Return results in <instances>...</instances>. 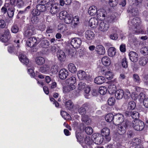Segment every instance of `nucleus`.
I'll list each match as a JSON object with an SVG mask.
<instances>
[{"mask_svg":"<svg viewBox=\"0 0 148 148\" xmlns=\"http://www.w3.org/2000/svg\"><path fill=\"white\" fill-rule=\"evenodd\" d=\"M73 16L71 14H69L65 17H64V20L65 23L69 24L72 22Z\"/></svg>","mask_w":148,"mask_h":148,"instance_id":"obj_41","label":"nucleus"},{"mask_svg":"<svg viewBox=\"0 0 148 148\" xmlns=\"http://www.w3.org/2000/svg\"><path fill=\"white\" fill-rule=\"evenodd\" d=\"M65 105L66 108L67 110H71L73 108V104L71 100H69L66 101Z\"/></svg>","mask_w":148,"mask_h":148,"instance_id":"obj_46","label":"nucleus"},{"mask_svg":"<svg viewBox=\"0 0 148 148\" xmlns=\"http://www.w3.org/2000/svg\"><path fill=\"white\" fill-rule=\"evenodd\" d=\"M27 72L31 77L34 78L36 80H37V77L41 79L45 78V75L42 74L37 71H36L35 73L34 70L32 69H28Z\"/></svg>","mask_w":148,"mask_h":148,"instance_id":"obj_5","label":"nucleus"},{"mask_svg":"<svg viewBox=\"0 0 148 148\" xmlns=\"http://www.w3.org/2000/svg\"><path fill=\"white\" fill-rule=\"evenodd\" d=\"M115 101V100L114 98L110 97L108 100V104L109 106H113L114 104Z\"/></svg>","mask_w":148,"mask_h":148,"instance_id":"obj_60","label":"nucleus"},{"mask_svg":"<svg viewBox=\"0 0 148 148\" xmlns=\"http://www.w3.org/2000/svg\"><path fill=\"white\" fill-rule=\"evenodd\" d=\"M93 143L96 144L100 145L102 142L104 143V139L101 134L98 133L94 134L92 135Z\"/></svg>","mask_w":148,"mask_h":148,"instance_id":"obj_7","label":"nucleus"},{"mask_svg":"<svg viewBox=\"0 0 148 148\" xmlns=\"http://www.w3.org/2000/svg\"><path fill=\"white\" fill-rule=\"evenodd\" d=\"M116 86L114 85H109L108 88L109 93L111 95L115 94L116 91Z\"/></svg>","mask_w":148,"mask_h":148,"instance_id":"obj_38","label":"nucleus"},{"mask_svg":"<svg viewBox=\"0 0 148 148\" xmlns=\"http://www.w3.org/2000/svg\"><path fill=\"white\" fill-rule=\"evenodd\" d=\"M10 5L8 3H5L3 6L1 8V11L4 14L7 12L8 8L10 7Z\"/></svg>","mask_w":148,"mask_h":148,"instance_id":"obj_50","label":"nucleus"},{"mask_svg":"<svg viewBox=\"0 0 148 148\" xmlns=\"http://www.w3.org/2000/svg\"><path fill=\"white\" fill-rule=\"evenodd\" d=\"M76 82V79L75 77H71L69 79H66V84H70L71 85H74Z\"/></svg>","mask_w":148,"mask_h":148,"instance_id":"obj_42","label":"nucleus"},{"mask_svg":"<svg viewBox=\"0 0 148 148\" xmlns=\"http://www.w3.org/2000/svg\"><path fill=\"white\" fill-rule=\"evenodd\" d=\"M129 56L130 60L133 62H136L138 59V55L135 52L130 51L129 53Z\"/></svg>","mask_w":148,"mask_h":148,"instance_id":"obj_15","label":"nucleus"},{"mask_svg":"<svg viewBox=\"0 0 148 148\" xmlns=\"http://www.w3.org/2000/svg\"><path fill=\"white\" fill-rule=\"evenodd\" d=\"M127 12L133 16H135L138 14L139 10L136 8L129 7L127 10Z\"/></svg>","mask_w":148,"mask_h":148,"instance_id":"obj_16","label":"nucleus"},{"mask_svg":"<svg viewBox=\"0 0 148 148\" xmlns=\"http://www.w3.org/2000/svg\"><path fill=\"white\" fill-rule=\"evenodd\" d=\"M106 81L105 77L102 76H99L96 77L94 79L95 83L97 84H101L104 83Z\"/></svg>","mask_w":148,"mask_h":148,"instance_id":"obj_28","label":"nucleus"},{"mask_svg":"<svg viewBox=\"0 0 148 148\" xmlns=\"http://www.w3.org/2000/svg\"><path fill=\"white\" fill-rule=\"evenodd\" d=\"M101 61L102 64L106 66H109L111 63L110 58L107 56L103 57Z\"/></svg>","mask_w":148,"mask_h":148,"instance_id":"obj_24","label":"nucleus"},{"mask_svg":"<svg viewBox=\"0 0 148 148\" xmlns=\"http://www.w3.org/2000/svg\"><path fill=\"white\" fill-rule=\"evenodd\" d=\"M109 26V22L106 21H104L101 22L100 23L99 28L100 31L102 32H105L108 30Z\"/></svg>","mask_w":148,"mask_h":148,"instance_id":"obj_9","label":"nucleus"},{"mask_svg":"<svg viewBox=\"0 0 148 148\" xmlns=\"http://www.w3.org/2000/svg\"><path fill=\"white\" fill-rule=\"evenodd\" d=\"M2 35H3L10 38L11 37L10 30L7 28L4 29L3 33Z\"/></svg>","mask_w":148,"mask_h":148,"instance_id":"obj_61","label":"nucleus"},{"mask_svg":"<svg viewBox=\"0 0 148 148\" xmlns=\"http://www.w3.org/2000/svg\"><path fill=\"white\" fill-rule=\"evenodd\" d=\"M77 76L78 78L81 80L87 79H88L86 73L83 71L80 70L78 71Z\"/></svg>","mask_w":148,"mask_h":148,"instance_id":"obj_22","label":"nucleus"},{"mask_svg":"<svg viewBox=\"0 0 148 148\" xmlns=\"http://www.w3.org/2000/svg\"><path fill=\"white\" fill-rule=\"evenodd\" d=\"M88 104L86 103L83 104L78 110L79 113L82 115L85 114L86 113V110L88 109Z\"/></svg>","mask_w":148,"mask_h":148,"instance_id":"obj_17","label":"nucleus"},{"mask_svg":"<svg viewBox=\"0 0 148 148\" xmlns=\"http://www.w3.org/2000/svg\"><path fill=\"white\" fill-rule=\"evenodd\" d=\"M41 12L37 9V8L33 9L31 12L32 16H40Z\"/></svg>","mask_w":148,"mask_h":148,"instance_id":"obj_58","label":"nucleus"},{"mask_svg":"<svg viewBox=\"0 0 148 148\" xmlns=\"http://www.w3.org/2000/svg\"><path fill=\"white\" fill-rule=\"evenodd\" d=\"M96 51L99 55H103L105 52L104 47L102 45H97L96 48Z\"/></svg>","mask_w":148,"mask_h":148,"instance_id":"obj_31","label":"nucleus"},{"mask_svg":"<svg viewBox=\"0 0 148 148\" xmlns=\"http://www.w3.org/2000/svg\"><path fill=\"white\" fill-rule=\"evenodd\" d=\"M116 53V49L113 47H111L108 49L107 53L108 56L110 57H113Z\"/></svg>","mask_w":148,"mask_h":148,"instance_id":"obj_37","label":"nucleus"},{"mask_svg":"<svg viewBox=\"0 0 148 148\" xmlns=\"http://www.w3.org/2000/svg\"><path fill=\"white\" fill-rule=\"evenodd\" d=\"M26 43L29 47H34L37 45V40L35 37H30L28 39Z\"/></svg>","mask_w":148,"mask_h":148,"instance_id":"obj_10","label":"nucleus"},{"mask_svg":"<svg viewBox=\"0 0 148 148\" xmlns=\"http://www.w3.org/2000/svg\"><path fill=\"white\" fill-rule=\"evenodd\" d=\"M58 29L60 30L61 32H63L67 29L66 25L64 24H60L58 26Z\"/></svg>","mask_w":148,"mask_h":148,"instance_id":"obj_63","label":"nucleus"},{"mask_svg":"<svg viewBox=\"0 0 148 148\" xmlns=\"http://www.w3.org/2000/svg\"><path fill=\"white\" fill-rule=\"evenodd\" d=\"M18 49L19 48H17L16 49V48L13 45L9 46L8 47V51L9 53L17 56L18 55Z\"/></svg>","mask_w":148,"mask_h":148,"instance_id":"obj_25","label":"nucleus"},{"mask_svg":"<svg viewBox=\"0 0 148 148\" xmlns=\"http://www.w3.org/2000/svg\"><path fill=\"white\" fill-rule=\"evenodd\" d=\"M97 7L95 6L92 5L89 8L88 12L89 15L93 16L97 14Z\"/></svg>","mask_w":148,"mask_h":148,"instance_id":"obj_29","label":"nucleus"},{"mask_svg":"<svg viewBox=\"0 0 148 148\" xmlns=\"http://www.w3.org/2000/svg\"><path fill=\"white\" fill-rule=\"evenodd\" d=\"M84 141L85 143L88 145L90 148H92V145H93V139H92V137L91 138L90 137H86Z\"/></svg>","mask_w":148,"mask_h":148,"instance_id":"obj_30","label":"nucleus"},{"mask_svg":"<svg viewBox=\"0 0 148 148\" xmlns=\"http://www.w3.org/2000/svg\"><path fill=\"white\" fill-rule=\"evenodd\" d=\"M114 118V116L113 114L109 113L106 115L105 119L106 121L108 122H113Z\"/></svg>","mask_w":148,"mask_h":148,"instance_id":"obj_40","label":"nucleus"},{"mask_svg":"<svg viewBox=\"0 0 148 148\" xmlns=\"http://www.w3.org/2000/svg\"><path fill=\"white\" fill-rule=\"evenodd\" d=\"M60 114L62 117L64 118L65 119H69L71 117L70 115L65 111H61Z\"/></svg>","mask_w":148,"mask_h":148,"instance_id":"obj_55","label":"nucleus"},{"mask_svg":"<svg viewBox=\"0 0 148 148\" xmlns=\"http://www.w3.org/2000/svg\"><path fill=\"white\" fill-rule=\"evenodd\" d=\"M68 68L69 71L72 73H75L77 71V69L73 64H69L68 65Z\"/></svg>","mask_w":148,"mask_h":148,"instance_id":"obj_48","label":"nucleus"},{"mask_svg":"<svg viewBox=\"0 0 148 148\" xmlns=\"http://www.w3.org/2000/svg\"><path fill=\"white\" fill-rule=\"evenodd\" d=\"M67 85L63 87V91L64 93H68L75 89V85L66 84Z\"/></svg>","mask_w":148,"mask_h":148,"instance_id":"obj_21","label":"nucleus"},{"mask_svg":"<svg viewBox=\"0 0 148 148\" xmlns=\"http://www.w3.org/2000/svg\"><path fill=\"white\" fill-rule=\"evenodd\" d=\"M14 6H10L8 8L7 14L8 17L10 18H12L14 15L15 9Z\"/></svg>","mask_w":148,"mask_h":148,"instance_id":"obj_36","label":"nucleus"},{"mask_svg":"<svg viewBox=\"0 0 148 148\" xmlns=\"http://www.w3.org/2000/svg\"><path fill=\"white\" fill-rule=\"evenodd\" d=\"M126 112H128V113L126 114L128 115H130L132 116V118L135 119V120H138L140 117V114L138 112L136 111H131L130 112L127 111Z\"/></svg>","mask_w":148,"mask_h":148,"instance_id":"obj_26","label":"nucleus"},{"mask_svg":"<svg viewBox=\"0 0 148 148\" xmlns=\"http://www.w3.org/2000/svg\"><path fill=\"white\" fill-rule=\"evenodd\" d=\"M136 107V104L135 102L134 101H131L129 102L127 105L128 110H134Z\"/></svg>","mask_w":148,"mask_h":148,"instance_id":"obj_45","label":"nucleus"},{"mask_svg":"<svg viewBox=\"0 0 148 148\" xmlns=\"http://www.w3.org/2000/svg\"><path fill=\"white\" fill-rule=\"evenodd\" d=\"M132 24L134 26L132 33L134 34H145L146 32L143 30L140 26L141 21L140 18L136 17L134 18L132 21Z\"/></svg>","mask_w":148,"mask_h":148,"instance_id":"obj_1","label":"nucleus"},{"mask_svg":"<svg viewBox=\"0 0 148 148\" xmlns=\"http://www.w3.org/2000/svg\"><path fill=\"white\" fill-rule=\"evenodd\" d=\"M36 8L38 10L41 12H44L46 10V6L39 3L36 6Z\"/></svg>","mask_w":148,"mask_h":148,"instance_id":"obj_47","label":"nucleus"},{"mask_svg":"<svg viewBox=\"0 0 148 148\" xmlns=\"http://www.w3.org/2000/svg\"><path fill=\"white\" fill-rule=\"evenodd\" d=\"M148 62V58L147 57L142 56L139 59L138 64L141 66H144Z\"/></svg>","mask_w":148,"mask_h":148,"instance_id":"obj_23","label":"nucleus"},{"mask_svg":"<svg viewBox=\"0 0 148 148\" xmlns=\"http://www.w3.org/2000/svg\"><path fill=\"white\" fill-rule=\"evenodd\" d=\"M40 45L42 48H47L49 46L50 44L48 40H44L41 42Z\"/></svg>","mask_w":148,"mask_h":148,"instance_id":"obj_49","label":"nucleus"},{"mask_svg":"<svg viewBox=\"0 0 148 148\" xmlns=\"http://www.w3.org/2000/svg\"><path fill=\"white\" fill-rule=\"evenodd\" d=\"M132 125L134 129L138 131H142L145 127L144 123L140 120L133 121Z\"/></svg>","mask_w":148,"mask_h":148,"instance_id":"obj_3","label":"nucleus"},{"mask_svg":"<svg viewBox=\"0 0 148 148\" xmlns=\"http://www.w3.org/2000/svg\"><path fill=\"white\" fill-rule=\"evenodd\" d=\"M18 57L19 60L21 62L25 65H27L29 63V60L25 54L20 53Z\"/></svg>","mask_w":148,"mask_h":148,"instance_id":"obj_18","label":"nucleus"},{"mask_svg":"<svg viewBox=\"0 0 148 148\" xmlns=\"http://www.w3.org/2000/svg\"><path fill=\"white\" fill-rule=\"evenodd\" d=\"M10 39V38L7 37H6L5 36H4L3 35L1 34V35H0V40L3 42H7Z\"/></svg>","mask_w":148,"mask_h":148,"instance_id":"obj_62","label":"nucleus"},{"mask_svg":"<svg viewBox=\"0 0 148 148\" xmlns=\"http://www.w3.org/2000/svg\"><path fill=\"white\" fill-rule=\"evenodd\" d=\"M96 14L97 18L101 20L103 19V18H101V17H105L106 15V13L105 11H101L98 10L97 11Z\"/></svg>","mask_w":148,"mask_h":148,"instance_id":"obj_44","label":"nucleus"},{"mask_svg":"<svg viewBox=\"0 0 148 148\" xmlns=\"http://www.w3.org/2000/svg\"><path fill=\"white\" fill-rule=\"evenodd\" d=\"M85 131L86 134L88 135H91L93 132L92 128L89 126L86 127L85 128Z\"/></svg>","mask_w":148,"mask_h":148,"instance_id":"obj_59","label":"nucleus"},{"mask_svg":"<svg viewBox=\"0 0 148 148\" xmlns=\"http://www.w3.org/2000/svg\"><path fill=\"white\" fill-rule=\"evenodd\" d=\"M127 135L128 139L130 138L135 135V132L133 130L129 129L127 132Z\"/></svg>","mask_w":148,"mask_h":148,"instance_id":"obj_53","label":"nucleus"},{"mask_svg":"<svg viewBox=\"0 0 148 148\" xmlns=\"http://www.w3.org/2000/svg\"><path fill=\"white\" fill-rule=\"evenodd\" d=\"M124 118L123 115L120 114H117L114 116V121L113 123L115 125L120 124L124 121Z\"/></svg>","mask_w":148,"mask_h":148,"instance_id":"obj_11","label":"nucleus"},{"mask_svg":"<svg viewBox=\"0 0 148 148\" xmlns=\"http://www.w3.org/2000/svg\"><path fill=\"white\" fill-rule=\"evenodd\" d=\"M85 37L87 40H92L95 37V34L92 31L88 30L85 33Z\"/></svg>","mask_w":148,"mask_h":148,"instance_id":"obj_19","label":"nucleus"},{"mask_svg":"<svg viewBox=\"0 0 148 148\" xmlns=\"http://www.w3.org/2000/svg\"><path fill=\"white\" fill-rule=\"evenodd\" d=\"M50 66L47 64H43L40 68L39 71L43 73L47 72L50 69Z\"/></svg>","mask_w":148,"mask_h":148,"instance_id":"obj_35","label":"nucleus"},{"mask_svg":"<svg viewBox=\"0 0 148 148\" xmlns=\"http://www.w3.org/2000/svg\"><path fill=\"white\" fill-rule=\"evenodd\" d=\"M24 2L23 0H17L16 6L18 8H22L24 5Z\"/></svg>","mask_w":148,"mask_h":148,"instance_id":"obj_57","label":"nucleus"},{"mask_svg":"<svg viewBox=\"0 0 148 148\" xmlns=\"http://www.w3.org/2000/svg\"><path fill=\"white\" fill-rule=\"evenodd\" d=\"M40 16H32L31 18L32 23L34 24L38 23L40 21Z\"/></svg>","mask_w":148,"mask_h":148,"instance_id":"obj_43","label":"nucleus"},{"mask_svg":"<svg viewBox=\"0 0 148 148\" xmlns=\"http://www.w3.org/2000/svg\"><path fill=\"white\" fill-rule=\"evenodd\" d=\"M72 23H73L71 27L73 29H76L78 27V25L79 24V17L78 16H75L72 18Z\"/></svg>","mask_w":148,"mask_h":148,"instance_id":"obj_13","label":"nucleus"},{"mask_svg":"<svg viewBox=\"0 0 148 148\" xmlns=\"http://www.w3.org/2000/svg\"><path fill=\"white\" fill-rule=\"evenodd\" d=\"M35 29L34 26L32 25L28 26L27 29L23 33L24 37L25 38H29L34 35Z\"/></svg>","mask_w":148,"mask_h":148,"instance_id":"obj_6","label":"nucleus"},{"mask_svg":"<svg viewBox=\"0 0 148 148\" xmlns=\"http://www.w3.org/2000/svg\"><path fill=\"white\" fill-rule=\"evenodd\" d=\"M36 64L38 65H43L45 62V59L42 57L39 56L36 57L35 60Z\"/></svg>","mask_w":148,"mask_h":148,"instance_id":"obj_39","label":"nucleus"},{"mask_svg":"<svg viewBox=\"0 0 148 148\" xmlns=\"http://www.w3.org/2000/svg\"><path fill=\"white\" fill-rule=\"evenodd\" d=\"M133 145L134 146H138L140 143V139L138 138H134L132 141Z\"/></svg>","mask_w":148,"mask_h":148,"instance_id":"obj_64","label":"nucleus"},{"mask_svg":"<svg viewBox=\"0 0 148 148\" xmlns=\"http://www.w3.org/2000/svg\"><path fill=\"white\" fill-rule=\"evenodd\" d=\"M124 91L121 89H119L116 90L115 93L116 98L118 99H122L123 96Z\"/></svg>","mask_w":148,"mask_h":148,"instance_id":"obj_33","label":"nucleus"},{"mask_svg":"<svg viewBox=\"0 0 148 148\" xmlns=\"http://www.w3.org/2000/svg\"><path fill=\"white\" fill-rule=\"evenodd\" d=\"M69 74L68 71L65 69H61L59 73V77L61 79H65L67 77Z\"/></svg>","mask_w":148,"mask_h":148,"instance_id":"obj_14","label":"nucleus"},{"mask_svg":"<svg viewBox=\"0 0 148 148\" xmlns=\"http://www.w3.org/2000/svg\"><path fill=\"white\" fill-rule=\"evenodd\" d=\"M19 29L18 26L16 24H13L11 27V30L12 33L16 34L19 31Z\"/></svg>","mask_w":148,"mask_h":148,"instance_id":"obj_51","label":"nucleus"},{"mask_svg":"<svg viewBox=\"0 0 148 148\" xmlns=\"http://www.w3.org/2000/svg\"><path fill=\"white\" fill-rule=\"evenodd\" d=\"M71 44L74 48H79L82 44V40L80 38L75 37L71 38Z\"/></svg>","mask_w":148,"mask_h":148,"instance_id":"obj_8","label":"nucleus"},{"mask_svg":"<svg viewBox=\"0 0 148 148\" xmlns=\"http://www.w3.org/2000/svg\"><path fill=\"white\" fill-rule=\"evenodd\" d=\"M98 21L96 18H91L89 21V26L92 28H94L98 25Z\"/></svg>","mask_w":148,"mask_h":148,"instance_id":"obj_32","label":"nucleus"},{"mask_svg":"<svg viewBox=\"0 0 148 148\" xmlns=\"http://www.w3.org/2000/svg\"><path fill=\"white\" fill-rule=\"evenodd\" d=\"M75 136L77 141L79 143H81L83 140L84 135L80 132H78L77 130L75 131Z\"/></svg>","mask_w":148,"mask_h":148,"instance_id":"obj_34","label":"nucleus"},{"mask_svg":"<svg viewBox=\"0 0 148 148\" xmlns=\"http://www.w3.org/2000/svg\"><path fill=\"white\" fill-rule=\"evenodd\" d=\"M57 56L58 59L61 62L64 61L66 60V56L62 50H58L57 53Z\"/></svg>","mask_w":148,"mask_h":148,"instance_id":"obj_20","label":"nucleus"},{"mask_svg":"<svg viewBox=\"0 0 148 148\" xmlns=\"http://www.w3.org/2000/svg\"><path fill=\"white\" fill-rule=\"evenodd\" d=\"M140 52L144 56L148 55V47H142L140 49Z\"/></svg>","mask_w":148,"mask_h":148,"instance_id":"obj_52","label":"nucleus"},{"mask_svg":"<svg viewBox=\"0 0 148 148\" xmlns=\"http://www.w3.org/2000/svg\"><path fill=\"white\" fill-rule=\"evenodd\" d=\"M102 136H103L104 139V143H107L109 142L111 140V136L110 135V131L107 127L103 128L101 132Z\"/></svg>","mask_w":148,"mask_h":148,"instance_id":"obj_4","label":"nucleus"},{"mask_svg":"<svg viewBox=\"0 0 148 148\" xmlns=\"http://www.w3.org/2000/svg\"><path fill=\"white\" fill-rule=\"evenodd\" d=\"M99 93L101 95H105L107 91V89L106 87L102 86L100 87L99 88Z\"/></svg>","mask_w":148,"mask_h":148,"instance_id":"obj_56","label":"nucleus"},{"mask_svg":"<svg viewBox=\"0 0 148 148\" xmlns=\"http://www.w3.org/2000/svg\"><path fill=\"white\" fill-rule=\"evenodd\" d=\"M51 8L50 12L52 14H56L58 12L59 10V8L57 6L56 4H51Z\"/></svg>","mask_w":148,"mask_h":148,"instance_id":"obj_27","label":"nucleus"},{"mask_svg":"<svg viewBox=\"0 0 148 148\" xmlns=\"http://www.w3.org/2000/svg\"><path fill=\"white\" fill-rule=\"evenodd\" d=\"M130 122L126 121L123 122L120 124L116 126V131L117 133L120 135H122L125 133L127 129L131 126Z\"/></svg>","mask_w":148,"mask_h":148,"instance_id":"obj_2","label":"nucleus"},{"mask_svg":"<svg viewBox=\"0 0 148 148\" xmlns=\"http://www.w3.org/2000/svg\"><path fill=\"white\" fill-rule=\"evenodd\" d=\"M101 72L103 75H105V77L108 79H111L113 77V73L109 71L108 69H102Z\"/></svg>","mask_w":148,"mask_h":148,"instance_id":"obj_12","label":"nucleus"},{"mask_svg":"<svg viewBox=\"0 0 148 148\" xmlns=\"http://www.w3.org/2000/svg\"><path fill=\"white\" fill-rule=\"evenodd\" d=\"M121 65L123 68L126 69L128 67V62L125 57L123 58L121 60Z\"/></svg>","mask_w":148,"mask_h":148,"instance_id":"obj_54","label":"nucleus"}]
</instances>
